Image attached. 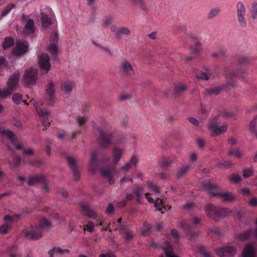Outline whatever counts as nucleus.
I'll return each instance as SVG.
<instances>
[{"label": "nucleus", "instance_id": "1", "mask_svg": "<svg viewBox=\"0 0 257 257\" xmlns=\"http://www.w3.org/2000/svg\"><path fill=\"white\" fill-rule=\"evenodd\" d=\"M51 226L50 221L46 218H43L36 227L26 228L22 233L24 237L30 240L39 239L42 237L44 229L50 228Z\"/></svg>", "mask_w": 257, "mask_h": 257}, {"label": "nucleus", "instance_id": "2", "mask_svg": "<svg viewBox=\"0 0 257 257\" xmlns=\"http://www.w3.org/2000/svg\"><path fill=\"white\" fill-rule=\"evenodd\" d=\"M246 74V72L242 70H237L234 72L229 73L226 75V84L221 86H218L211 88L206 89L205 90L204 94L206 95H215L218 94L220 91L225 88L227 86H233L234 83L232 80H229L232 77H234L236 75H240L241 77H243Z\"/></svg>", "mask_w": 257, "mask_h": 257}, {"label": "nucleus", "instance_id": "3", "mask_svg": "<svg viewBox=\"0 0 257 257\" xmlns=\"http://www.w3.org/2000/svg\"><path fill=\"white\" fill-rule=\"evenodd\" d=\"M205 211L208 217L215 221L218 220L219 218H223L231 213L228 208L219 209L212 204L207 205L205 208Z\"/></svg>", "mask_w": 257, "mask_h": 257}, {"label": "nucleus", "instance_id": "4", "mask_svg": "<svg viewBox=\"0 0 257 257\" xmlns=\"http://www.w3.org/2000/svg\"><path fill=\"white\" fill-rule=\"evenodd\" d=\"M20 76V72L18 70L9 77L7 87L4 89H0V98H5L16 90L19 84Z\"/></svg>", "mask_w": 257, "mask_h": 257}, {"label": "nucleus", "instance_id": "5", "mask_svg": "<svg viewBox=\"0 0 257 257\" xmlns=\"http://www.w3.org/2000/svg\"><path fill=\"white\" fill-rule=\"evenodd\" d=\"M219 117V115H217L213 118L210 119L208 124V128L211 131L213 136H217L221 134H223L227 129V125L225 123L220 127L218 126V120Z\"/></svg>", "mask_w": 257, "mask_h": 257}, {"label": "nucleus", "instance_id": "6", "mask_svg": "<svg viewBox=\"0 0 257 257\" xmlns=\"http://www.w3.org/2000/svg\"><path fill=\"white\" fill-rule=\"evenodd\" d=\"M99 137L97 141L102 148H107L111 144L113 134L105 130L98 128Z\"/></svg>", "mask_w": 257, "mask_h": 257}, {"label": "nucleus", "instance_id": "7", "mask_svg": "<svg viewBox=\"0 0 257 257\" xmlns=\"http://www.w3.org/2000/svg\"><path fill=\"white\" fill-rule=\"evenodd\" d=\"M246 10L242 2H238L236 4V18L239 27L244 29L248 26L245 18Z\"/></svg>", "mask_w": 257, "mask_h": 257}, {"label": "nucleus", "instance_id": "8", "mask_svg": "<svg viewBox=\"0 0 257 257\" xmlns=\"http://www.w3.org/2000/svg\"><path fill=\"white\" fill-rule=\"evenodd\" d=\"M215 251L220 257H233L236 252V247L234 245L229 244L216 249Z\"/></svg>", "mask_w": 257, "mask_h": 257}, {"label": "nucleus", "instance_id": "9", "mask_svg": "<svg viewBox=\"0 0 257 257\" xmlns=\"http://www.w3.org/2000/svg\"><path fill=\"white\" fill-rule=\"evenodd\" d=\"M0 134L9 139L13 146L17 150H22L23 149V146L18 143L17 138L13 131L10 130H5L2 126H1Z\"/></svg>", "mask_w": 257, "mask_h": 257}, {"label": "nucleus", "instance_id": "10", "mask_svg": "<svg viewBox=\"0 0 257 257\" xmlns=\"http://www.w3.org/2000/svg\"><path fill=\"white\" fill-rule=\"evenodd\" d=\"M37 74L38 71L36 69L30 68L25 71L23 76V79L27 83H33L37 79Z\"/></svg>", "mask_w": 257, "mask_h": 257}, {"label": "nucleus", "instance_id": "11", "mask_svg": "<svg viewBox=\"0 0 257 257\" xmlns=\"http://www.w3.org/2000/svg\"><path fill=\"white\" fill-rule=\"evenodd\" d=\"M39 65L41 70L47 73L51 68L50 58L49 55L46 53H43L39 57Z\"/></svg>", "mask_w": 257, "mask_h": 257}, {"label": "nucleus", "instance_id": "12", "mask_svg": "<svg viewBox=\"0 0 257 257\" xmlns=\"http://www.w3.org/2000/svg\"><path fill=\"white\" fill-rule=\"evenodd\" d=\"M29 45L26 41L17 40L14 52L17 55H21L28 52Z\"/></svg>", "mask_w": 257, "mask_h": 257}, {"label": "nucleus", "instance_id": "13", "mask_svg": "<svg viewBox=\"0 0 257 257\" xmlns=\"http://www.w3.org/2000/svg\"><path fill=\"white\" fill-rule=\"evenodd\" d=\"M55 92L54 83L53 82L50 81L47 86L45 95L46 100L49 103H51L54 101Z\"/></svg>", "mask_w": 257, "mask_h": 257}, {"label": "nucleus", "instance_id": "14", "mask_svg": "<svg viewBox=\"0 0 257 257\" xmlns=\"http://www.w3.org/2000/svg\"><path fill=\"white\" fill-rule=\"evenodd\" d=\"M37 112L41 118L42 124L44 126H48L50 123L49 121L46 120V117L50 115V112L47 110H43L41 107L35 106Z\"/></svg>", "mask_w": 257, "mask_h": 257}, {"label": "nucleus", "instance_id": "15", "mask_svg": "<svg viewBox=\"0 0 257 257\" xmlns=\"http://www.w3.org/2000/svg\"><path fill=\"white\" fill-rule=\"evenodd\" d=\"M216 196L223 198L224 201L232 202L234 201L235 200V197L231 193L229 192H227L224 193H210V197H213Z\"/></svg>", "mask_w": 257, "mask_h": 257}, {"label": "nucleus", "instance_id": "16", "mask_svg": "<svg viewBox=\"0 0 257 257\" xmlns=\"http://www.w3.org/2000/svg\"><path fill=\"white\" fill-rule=\"evenodd\" d=\"M120 69L126 75L132 76L134 74V70L132 65L127 61H123L120 65Z\"/></svg>", "mask_w": 257, "mask_h": 257}, {"label": "nucleus", "instance_id": "17", "mask_svg": "<svg viewBox=\"0 0 257 257\" xmlns=\"http://www.w3.org/2000/svg\"><path fill=\"white\" fill-rule=\"evenodd\" d=\"M45 177L41 174L32 175L29 176L28 185L30 186H34L40 182H44Z\"/></svg>", "mask_w": 257, "mask_h": 257}, {"label": "nucleus", "instance_id": "18", "mask_svg": "<svg viewBox=\"0 0 257 257\" xmlns=\"http://www.w3.org/2000/svg\"><path fill=\"white\" fill-rule=\"evenodd\" d=\"M188 89L186 85L184 84H176L174 86V90L173 96L174 98H177L183 95V93Z\"/></svg>", "mask_w": 257, "mask_h": 257}, {"label": "nucleus", "instance_id": "19", "mask_svg": "<svg viewBox=\"0 0 257 257\" xmlns=\"http://www.w3.org/2000/svg\"><path fill=\"white\" fill-rule=\"evenodd\" d=\"M97 153L95 151H93L91 153L89 160V169L92 172H94L97 168Z\"/></svg>", "mask_w": 257, "mask_h": 257}, {"label": "nucleus", "instance_id": "20", "mask_svg": "<svg viewBox=\"0 0 257 257\" xmlns=\"http://www.w3.org/2000/svg\"><path fill=\"white\" fill-rule=\"evenodd\" d=\"M251 236L257 237V229L250 228L248 230L240 234L238 238L240 240L244 241L247 240Z\"/></svg>", "mask_w": 257, "mask_h": 257}, {"label": "nucleus", "instance_id": "21", "mask_svg": "<svg viewBox=\"0 0 257 257\" xmlns=\"http://www.w3.org/2000/svg\"><path fill=\"white\" fill-rule=\"evenodd\" d=\"M69 249H63L60 247L54 246L50 251H49L48 253L50 255V257H54L55 255H62L65 253H69Z\"/></svg>", "mask_w": 257, "mask_h": 257}, {"label": "nucleus", "instance_id": "22", "mask_svg": "<svg viewBox=\"0 0 257 257\" xmlns=\"http://www.w3.org/2000/svg\"><path fill=\"white\" fill-rule=\"evenodd\" d=\"M162 248L166 257H179L174 253L172 245L170 242H165L164 244L162 245Z\"/></svg>", "mask_w": 257, "mask_h": 257}, {"label": "nucleus", "instance_id": "23", "mask_svg": "<svg viewBox=\"0 0 257 257\" xmlns=\"http://www.w3.org/2000/svg\"><path fill=\"white\" fill-rule=\"evenodd\" d=\"M242 257H255V253L252 246L247 244L244 247Z\"/></svg>", "mask_w": 257, "mask_h": 257}, {"label": "nucleus", "instance_id": "24", "mask_svg": "<svg viewBox=\"0 0 257 257\" xmlns=\"http://www.w3.org/2000/svg\"><path fill=\"white\" fill-rule=\"evenodd\" d=\"M34 22L33 20L29 19L26 22L25 26L24 33L32 34L35 32Z\"/></svg>", "mask_w": 257, "mask_h": 257}, {"label": "nucleus", "instance_id": "25", "mask_svg": "<svg viewBox=\"0 0 257 257\" xmlns=\"http://www.w3.org/2000/svg\"><path fill=\"white\" fill-rule=\"evenodd\" d=\"M219 189V186L214 183H212L210 181H207L203 183V189L207 191L209 193V197H210V193L212 192V190H216Z\"/></svg>", "mask_w": 257, "mask_h": 257}, {"label": "nucleus", "instance_id": "26", "mask_svg": "<svg viewBox=\"0 0 257 257\" xmlns=\"http://www.w3.org/2000/svg\"><path fill=\"white\" fill-rule=\"evenodd\" d=\"M123 150L117 147L114 148L112 150V156L114 162L117 164L119 162L122 154Z\"/></svg>", "mask_w": 257, "mask_h": 257}, {"label": "nucleus", "instance_id": "27", "mask_svg": "<svg viewBox=\"0 0 257 257\" xmlns=\"http://www.w3.org/2000/svg\"><path fill=\"white\" fill-rule=\"evenodd\" d=\"M81 207L83 210L84 215L91 218H94L95 217V213L89 208V207L87 204H81Z\"/></svg>", "mask_w": 257, "mask_h": 257}, {"label": "nucleus", "instance_id": "28", "mask_svg": "<svg viewBox=\"0 0 257 257\" xmlns=\"http://www.w3.org/2000/svg\"><path fill=\"white\" fill-rule=\"evenodd\" d=\"M221 8L219 7H215L212 8L209 12L207 15V19L211 20L216 17L221 13Z\"/></svg>", "mask_w": 257, "mask_h": 257}, {"label": "nucleus", "instance_id": "29", "mask_svg": "<svg viewBox=\"0 0 257 257\" xmlns=\"http://www.w3.org/2000/svg\"><path fill=\"white\" fill-rule=\"evenodd\" d=\"M41 15L43 26L46 27L52 24L51 19L47 14L41 11Z\"/></svg>", "mask_w": 257, "mask_h": 257}, {"label": "nucleus", "instance_id": "30", "mask_svg": "<svg viewBox=\"0 0 257 257\" xmlns=\"http://www.w3.org/2000/svg\"><path fill=\"white\" fill-rule=\"evenodd\" d=\"M8 254L9 257H21V254L18 252L17 247L15 245L9 248Z\"/></svg>", "mask_w": 257, "mask_h": 257}, {"label": "nucleus", "instance_id": "31", "mask_svg": "<svg viewBox=\"0 0 257 257\" xmlns=\"http://www.w3.org/2000/svg\"><path fill=\"white\" fill-rule=\"evenodd\" d=\"M133 191L137 197V201L138 202H141V197L143 192V188L140 187L138 185L135 184L133 186Z\"/></svg>", "mask_w": 257, "mask_h": 257}, {"label": "nucleus", "instance_id": "32", "mask_svg": "<svg viewBox=\"0 0 257 257\" xmlns=\"http://www.w3.org/2000/svg\"><path fill=\"white\" fill-rule=\"evenodd\" d=\"M191 168L190 165H186L185 166L181 168L177 172L176 174V177L177 178H181L186 174L187 172L190 170Z\"/></svg>", "mask_w": 257, "mask_h": 257}, {"label": "nucleus", "instance_id": "33", "mask_svg": "<svg viewBox=\"0 0 257 257\" xmlns=\"http://www.w3.org/2000/svg\"><path fill=\"white\" fill-rule=\"evenodd\" d=\"M131 34L130 30L126 27H123L119 28L115 33L117 38H120L122 35H129Z\"/></svg>", "mask_w": 257, "mask_h": 257}, {"label": "nucleus", "instance_id": "34", "mask_svg": "<svg viewBox=\"0 0 257 257\" xmlns=\"http://www.w3.org/2000/svg\"><path fill=\"white\" fill-rule=\"evenodd\" d=\"M189 48L192 53L198 54L202 49V45L200 42L196 41L194 46L191 45Z\"/></svg>", "mask_w": 257, "mask_h": 257}, {"label": "nucleus", "instance_id": "35", "mask_svg": "<svg viewBox=\"0 0 257 257\" xmlns=\"http://www.w3.org/2000/svg\"><path fill=\"white\" fill-rule=\"evenodd\" d=\"M68 164L69 167L71 169H75L77 168L76 158L73 156H67L66 157Z\"/></svg>", "mask_w": 257, "mask_h": 257}, {"label": "nucleus", "instance_id": "36", "mask_svg": "<svg viewBox=\"0 0 257 257\" xmlns=\"http://www.w3.org/2000/svg\"><path fill=\"white\" fill-rule=\"evenodd\" d=\"M114 171V168H103L100 170V173L102 176L107 178L112 175V173Z\"/></svg>", "mask_w": 257, "mask_h": 257}, {"label": "nucleus", "instance_id": "37", "mask_svg": "<svg viewBox=\"0 0 257 257\" xmlns=\"http://www.w3.org/2000/svg\"><path fill=\"white\" fill-rule=\"evenodd\" d=\"M14 44V40L12 38H6L3 43V48L5 50L10 48Z\"/></svg>", "mask_w": 257, "mask_h": 257}, {"label": "nucleus", "instance_id": "38", "mask_svg": "<svg viewBox=\"0 0 257 257\" xmlns=\"http://www.w3.org/2000/svg\"><path fill=\"white\" fill-rule=\"evenodd\" d=\"M252 19L255 21L257 18V3L253 2L251 4V9L250 10Z\"/></svg>", "mask_w": 257, "mask_h": 257}, {"label": "nucleus", "instance_id": "39", "mask_svg": "<svg viewBox=\"0 0 257 257\" xmlns=\"http://www.w3.org/2000/svg\"><path fill=\"white\" fill-rule=\"evenodd\" d=\"M15 7V5L13 4H10L7 6L2 11L1 16L4 17L6 16Z\"/></svg>", "mask_w": 257, "mask_h": 257}, {"label": "nucleus", "instance_id": "40", "mask_svg": "<svg viewBox=\"0 0 257 257\" xmlns=\"http://www.w3.org/2000/svg\"><path fill=\"white\" fill-rule=\"evenodd\" d=\"M210 72L209 70H207L206 72H202L196 76L198 79H201L205 80H209L210 78Z\"/></svg>", "mask_w": 257, "mask_h": 257}, {"label": "nucleus", "instance_id": "41", "mask_svg": "<svg viewBox=\"0 0 257 257\" xmlns=\"http://www.w3.org/2000/svg\"><path fill=\"white\" fill-rule=\"evenodd\" d=\"M134 234L132 231H126L123 236V239L125 243L130 242V240L133 239Z\"/></svg>", "mask_w": 257, "mask_h": 257}, {"label": "nucleus", "instance_id": "42", "mask_svg": "<svg viewBox=\"0 0 257 257\" xmlns=\"http://www.w3.org/2000/svg\"><path fill=\"white\" fill-rule=\"evenodd\" d=\"M131 1L135 5L139 6V7L143 10H145L147 8L144 0H131Z\"/></svg>", "mask_w": 257, "mask_h": 257}, {"label": "nucleus", "instance_id": "43", "mask_svg": "<svg viewBox=\"0 0 257 257\" xmlns=\"http://www.w3.org/2000/svg\"><path fill=\"white\" fill-rule=\"evenodd\" d=\"M163 204V199L158 198L156 200V202H155V206L158 210L162 211L163 208H165Z\"/></svg>", "mask_w": 257, "mask_h": 257}, {"label": "nucleus", "instance_id": "44", "mask_svg": "<svg viewBox=\"0 0 257 257\" xmlns=\"http://www.w3.org/2000/svg\"><path fill=\"white\" fill-rule=\"evenodd\" d=\"M249 131L255 136V137L257 139V130L256 126H255V124L254 121H251L249 124Z\"/></svg>", "mask_w": 257, "mask_h": 257}, {"label": "nucleus", "instance_id": "45", "mask_svg": "<svg viewBox=\"0 0 257 257\" xmlns=\"http://www.w3.org/2000/svg\"><path fill=\"white\" fill-rule=\"evenodd\" d=\"M251 61V58L246 56H242L238 59V63L241 65L249 64Z\"/></svg>", "mask_w": 257, "mask_h": 257}, {"label": "nucleus", "instance_id": "46", "mask_svg": "<svg viewBox=\"0 0 257 257\" xmlns=\"http://www.w3.org/2000/svg\"><path fill=\"white\" fill-rule=\"evenodd\" d=\"M253 172L252 168H245L243 170V177L244 178L250 177L253 175Z\"/></svg>", "mask_w": 257, "mask_h": 257}, {"label": "nucleus", "instance_id": "47", "mask_svg": "<svg viewBox=\"0 0 257 257\" xmlns=\"http://www.w3.org/2000/svg\"><path fill=\"white\" fill-rule=\"evenodd\" d=\"M143 229L142 230V233L145 234L152 230V225L147 222H145L143 224Z\"/></svg>", "mask_w": 257, "mask_h": 257}, {"label": "nucleus", "instance_id": "48", "mask_svg": "<svg viewBox=\"0 0 257 257\" xmlns=\"http://www.w3.org/2000/svg\"><path fill=\"white\" fill-rule=\"evenodd\" d=\"M229 180L234 183H238L241 180V178L240 176L233 174L229 177Z\"/></svg>", "mask_w": 257, "mask_h": 257}, {"label": "nucleus", "instance_id": "49", "mask_svg": "<svg viewBox=\"0 0 257 257\" xmlns=\"http://www.w3.org/2000/svg\"><path fill=\"white\" fill-rule=\"evenodd\" d=\"M12 100L16 104H20L22 101V95L19 93L14 94Z\"/></svg>", "mask_w": 257, "mask_h": 257}, {"label": "nucleus", "instance_id": "50", "mask_svg": "<svg viewBox=\"0 0 257 257\" xmlns=\"http://www.w3.org/2000/svg\"><path fill=\"white\" fill-rule=\"evenodd\" d=\"M10 227L8 224L5 223L0 227V233L6 234L8 233Z\"/></svg>", "mask_w": 257, "mask_h": 257}, {"label": "nucleus", "instance_id": "51", "mask_svg": "<svg viewBox=\"0 0 257 257\" xmlns=\"http://www.w3.org/2000/svg\"><path fill=\"white\" fill-rule=\"evenodd\" d=\"M147 185L149 187L151 188L153 190V191L155 192L156 193H160V191L158 187L156 185H155L152 182L148 181L147 182Z\"/></svg>", "mask_w": 257, "mask_h": 257}, {"label": "nucleus", "instance_id": "52", "mask_svg": "<svg viewBox=\"0 0 257 257\" xmlns=\"http://www.w3.org/2000/svg\"><path fill=\"white\" fill-rule=\"evenodd\" d=\"M49 52L52 55H56L57 53V47L56 44H52L49 47Z\"/></svg>", "mask_w": 257, "mask_h": 257}, {"label": "nucleus", "instance_id": "53", "mask_svg": "<svg viewBox=\"0 0 257 257\" xmlns=\"http://www.w3.org/2000/svg\"><path fill=\"white\" fill-rule=\"evenodd\" d=\"M72 82L65 83L63 84L64 91L67 93L70 92L72 91Z\"/></svg>", "mask_w": 257, "mask_h": 257}, {"label": "nucleus", "instance_id": "54", "mask_svg": "<svg viewBox=\"0 0 257 257\" xmlns=\"http://www.w3.org/2000/svg\"><path fill=\"white\" fill-rule=\"evenodd\" d=\"M46 144V150L47 153L50 155L51 153V145L52 144L51 141L49 139H46L45 141Z\"/></svg>", "mask_w": 257, "mask_h": 257}, {"label": "nucleus", "instance_id": "55", "mask_svg": "<svg viewBox=\"0 0 257 257\" xmlns=\"http://www.w3.org/2000/svg\"><path fill=\"white\" fill-rule=\"evenodd\" d=\"M73 176L75 180L78 181L80 179V173L77 167L75 169H71Z\"/></svg>", "mask_w": 257, "mask_h": 257}, {"label": "nucleus", "instance_id": "56", "mask_svg": "<svg viewBox=\"0 0 257 257\" xmlns=\"http://www.w3.org/2000/svg\"><path fill=\"white\" fill-rule=\"evenodd\" d=\"M231 165V163L228 161H224L223 163H218L215 164V166L219 168H222L223 167Z\"/></svg>", "mask_w": 257, "mask_h": 257}, {"label": "nucleus", "instance_id": "57", "mask_svg": "<svg viewBox=\"0 0 257 257\" xmlns=\"http://www.w3.org/2000/svg\"><path fill=\"white\" fill-rule=\"evenodd\" d=\"M199 251L200 253L204 257H211V255L209 252H208L203 246H201L199 248Z\"/></svg>", "mask_w": 257, "mask_h": 257}, {"label": "nucleus", "instance_id": "58", "mask_svg": "<svg viewBox=\"0 0 257 257\" xmlns=\"http://www.w3.org/2000/svg\"><path fill=\"white\" fill-rule=\"evenodd\" d=\"M114 211V208L113 205L111 203H109L106 209L105 213L107 214H111Z\"/></svg>", "mask_w": 257, "mask_h": 257}, {"label": "nucleus", "instance_id": "59", "mask_svg": "<svg viewBox=\"0 0 257 257\" xmlns=\"http://www.w3.org/2000/svg\"><path fill=\"white\" fill-rule=\"evenodd\" d=\"M14 166L15 167H17L19 166L21 164V158L20 156H16L14 158Z\"/></svg>", "mask_w": 257, "mask_h": 257}, {"label": "nucleus", "instance_id": "60", "mask_svg": "<svg viewBox=\"0 0 257 257\" xmlns=\"http://www.w3.org/2000/svg\"><path fill=\"white\" fill-rule=\"evenodd\" d=\"M138 162V159L136 156H133L130 162H128L131 165L133 166H136L137 165Z\"/></svg>", "mask_w": 257, "mask_h": 257}, {"label": "nucleus", "instance_id": "61", "mask_svg": "<svg viewBox=\"0 0 257 257\" xmlns=\"http://www.w3.org/2000/svg\"><path fill=\"white\" fill-rule=\"evenodd\" d=\"M76 119L80 126L84 124L86 121V119L85 117H81L80 116H77L76 117Z\"/></svg>", "mask_w": 257, "mask_h": 257}, {"label": "nucleus", "instance_id": "62", "mask_svg": "<svg viewBox=\"0 0 257 257\" xmlns=\"http://www.w3.org/2000/svg\"><path fill=\"white\" fill-rule=\"evenodd\" d=\"M171 94V90L169 88H167L163 92V96L166 99H168L170 97Z\"/></svg>", "mask_w": 257, "mask_h": 257}, {"label": "nucleus", "instance_id": "63", "mask_svg": "<svg viewBox=\"0 0 257 257\" xmlns=\"http://www.w3.org/2000/svg\"><path fill=\"white\" fill-rule=\"evenodd\" d=\"M188 120L190 123H191L195 126H199V122L198 120L195 117H189L188 118Z\"/></svg>", "mask_w": 257, "mask_h": 257}, {"label": "nucleus", "instance_id": "64", "mask_svg": "<svg viewBox=\"0 0 257 257\" xmlns=\"http://www.w3.org/2000/svg\"><path fill=\"white\" fill-rule=\"evenodd\" d=\"M204 140L202 139H198L197 140V144L199 149H202L204 146Z\"/></svg>", "mask_w": 257, "mask_h": 257}]
</instances>
